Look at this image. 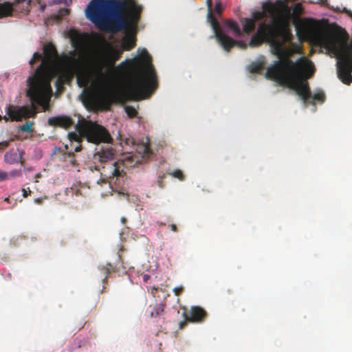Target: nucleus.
Wrapping results in <instances>:
<instances>
[{
  "label": "nucleus",
  "instance_id": "obj_1",
  "mask_svg": "<svg viewBox=\"0 0 352 352\" xmlns=\"http://www.w3.org/2000/svg\"><path fill=\"white\" fill-rule=\"evenodd\" d=\"M136 45L134 35L127 34L122 40L121 47H115L105 40L102 49L88 62L86 69L76 76L80 87L104 85L109 79L120 78L129 81L126 93L133 100L148 98L157 88V74L152 64V57L146 49L133 58H128L117 66L124 51H129Z\"/></svg>",
  "mask_w": 352,
  "mask_h": 352
},
{
  "label": "nucleus",
  "instance_id": "obj_2",
  "mask_svg": "<svg viewBox=\"0 0 352 352\" xmlns=\"http://www.w3.org/2000/svg\"><path fill=\"white\" fill-rule=\"evenodd\" d=\"M270 43L272 54L278 58L274 63L267 68L265 78L273 80L282 86L291 87L300 78H310L314 73V65L305 57L294 62L291 58L292 52L286 48L283 41L275 38V30L265 20L261 22L256 32L252 36L249 45L252 47Z\"/></svg>",
  "mask_w": 352,
  "mask_h": 352
},
{
  "label": "nucleus",
  "instance_id": "obj_3",
  "mask_svg": "<svg viewBox=\"0 0 352 352\" xmlns=\"http://www.w3.org/2000/svg\"><path fill=\"white\" fill-rule=\"evenodd\" d=\"M58 52L54 45H48L44 48V57L38 52H34L29 63L31 66L39 60L40 65L36 69L34 74L27 79L28 89L26 95L32 103L42 104L47 102L52 94L51 80L56 73V63L54 58L57 57ZM36 113L35 106L18 107L10 104L7 108V114L12 121H21L23 118L27 119L34 117Z\"/></svg>",
  "mask_w": 352,
  "mask_h": 352
},
{
  "label": "nucleus",
  "instance_id": "obj_4",
  "mask_svg": "<svg viewBox=\"0 0 352 352\" xmlns=\"http://www.w3.org/2000/svg\"><path fill=\"white\" fill-rule=\"evenodd\" d=\"M287 1H263L262 10L252 12L251 19H243L241 21L243 31L247 34L255 29L256 21H266L267 17L279 28V32L283 43L292 39V34L289 28L291 19V8L286 4Z\"/></svg>",
  "mask_w": 352,
  "mask_h": 352
},
{
  "label": "nucleus",
  "instance_id": "obj_5",
  "mask_svg": "<svg viewBox=\"0 0 352 352\" xmlns=\"http://www.w3.org/2000/svg\"><path fill=\"white\" fill-rule=\"evenodd\" d=\"M126 1H89L86 16L96 25L113 32L114 24L122 23L121 3Z\"/></svg>",
  "mask_w": 352,
  "mask_h": 352
},
{
  "label": "nucleus",
  "instance_id": "obj_6",
  "mask_svg": "<svg viewBox=\"0 0 352 352\" xmlns=\"http://www.w3.org/2000/svg\"><path fill=\"white\" fill-rule=\"evenodd\" d=\"M75 128L90 143H110L113 140L109 132L103 126L92 121H86L82 118Z\"/></svg>",
  "mask_w": 352,
  "mask_h": 352
},
{
  "label": "nucleus",
  "instance_id": "obj_7",
  "mask_svg": "<svg viewBox=\"0 0 352 352\" xmlns=\"http://www.w3.org/2000/svg\"><path fill=\"white\" fill-rule=\"evenodd\" d=\"M206 3L208 10V21L210 22L214 30V35L217 41L222 45L223 49L228 52L234 45L238 46L241 49H246L248 47V44L242 41H235L222 32L219 22L212 14L213 1H206Z\"/></svg>",
  "mask_w": 352,
  "mask_h": 352
},
{
  "label": "nucleus",
  "instance_id": "obj_8",
  "mask_svg": "<svg viewBox=\"0 0 352 352\" xmlns=\"http://www.w3.org/2000/svg\"><path fill=\"white\" fill-rule=\"evenodd\" d=\"M136 2L127 1L120 3L122 6L121 16L122 24L115 23L113 32H117L129 26L135 27L138 25L142 9L135 4Z\"/></svg>",
  "mask_w": 352,
  "mask_h": 352
},
{
  "label": "nucleus",
  "instance_id": "obj_9",
  "mask_svg": "<svg viewBox=\"0 0 352 352\" xmlns=\"http://www.w3.org/2000/svg\"><path fill=\"white\" fill-rule=\"evenodd\" d=\"M116 150L111 146H102L95 153L94 158L101 164L110 163L108 173L109 177L121 176L123 170L121 169L122 163L115 161Z\"/></svg>",
  "mask_w": 352,
  "mask_h": 352
},
{
  "label": "nucleus",
  "instance_id": "obj_10",
  "mask_svg": "<svg viewBox=\"0 0 352 352\" xmlns=\"http://www.w3.org/2000/svg\"><path fill=\"white\" fill-rule=\"evenodd\" d=\"M307 79L308 78L298 79L292 86L288 87L294 89L297 94L301 97L305 103L314 104L313 100L323 102L326 98L324 91L318 90L314 95H311L309 84L307 82Z\"/></svg>",
  "mask_w": 352,
  "mask_h": 352
},
{
  "label": "nucleus",
  "instance_id": "obj_11",
  "mask_svg": "<svg viewBox=\"0 0 352 352\" xmlns=\"http://www.w3.org/2000/svg\"><path fill=\"white\" fill-rule=\"evenodd\" d=\"M72 45L75 48L74 51L71 52L72 56L75 55L76 51L84 52L89 43V34L87 33H80L72 32L71 33Z\"/></svg>",
  "mask_w": 352,
  "mask_h": 352
},
{
  "label": "nucleus",
  "instance_id": "obj_12",
  "mask_svg": "<svg viewBox=\"0 0 352 352\" xmlns=\"http://www.w3.org/2000/svg\"><path fill=\"white\" fill-rule=\"evenodd\" d=\"M25 153L23 149L16 148L10 149L4 155V162L8 164L20 163L21 166L25 165L24 155Z\"/></svg>",
  "mask_w": 352,
  "mask_h": 352
},
{
  "label": "nucleus",
  "instance_id": "obj_13",
  "mask_svg": "<svg viewBox=\"0 0 352 352\" xmlns=\"http://www.w3.org/2000/svg\"><path fill=\"white\" fill-rule=\"evenodd\" d=\"M47 123L51 126H58L64 129H69L74 124L72 118L65 115L50 117L47 120Z\"/></svg>",
  "mask_w": 352,
  "mask_h": 352
},
{
  "label": "nucleus",
  "instance_id": "obj_14",
  "mask_svg": "<svg viewBox=\"0 0 352 352\" xmlns=\"http://www.w3.org/2000/svg\"><path fill=\"white\" fill-rule=\"evenodd\" d=\"M116 98V92L108 87H102L97 93V99L108 109Z\"/></svg>",
  "mask_w": 352,
  "mask_h": 352
},
{
  "label": "nucleus",
  "instance_id": "obj_15",
  "mask_svg": "<svg viewBox=\"0 0 352 352\" xmlns=\"http://www.w3.org/2000/svg\"><path fill=\"white\" fill-rule=\"evenodd\" d=\"M186 320L190 322H201L207 317L206 311L199 306L192 307L189 311V315L184 314Z\"/></svg>",
  "mask_w": 352,
  "mask_h": 352
},
{
  "label": "nucleus",
  "instance_id": "obj_16",
  "mask_svg": "<svg viewBox=\"0 0 352 352\" xmlns=\"http://www.w3.org/2000/svg\"><path fill=\"white\" fill-rule=\"evenodd\" d=\"M302 13H303V8L302 6V4L300 3H296L292 9V13L291 12V16H293L294 17V25L295 26V28H296V24H297L300 20H310V21H314L317 25L319 30L321 31L318 21H316L312 19L298 18L299 16L302 14ZM296 31L297 32V29H296ZM296 34L298 35L297 32H296Z\"/></svg>",
  "mask_w": 352,
  "mask_h": 352
},
{
  "label": "nucleus",
  "instance_id": "obj_17",
  "mask_svg": "<svg viewBox=\"0 0 352 352\" xmlns=\"http://www.w3.org/2000/svg\"><path fill=\"white\" fill-rule=\"evenodd\" d=\"M14 2V3L13 4H12L10 1H3V3H0V18L11 15L13 10V6L21 1Z\"/></svg>",
  "mask_w": 352,
  "mask_h": 352
},
{
  "label": "nucleus",
  "instance_id": "obj_18",
  "mask_svg": "<svg viewBox=\"0 0 352 352\" xmlns=\"http://www.w3.org/2000/svg\"><path fill=\"white\" fill-rule=\"evenodd\" d=\"M166 307V304L161 302L155 305L152 310L150 311V316L151 318H157L164 316L165 311L164 309Z\"/></svg>",
  "mask_w": 352,
  "mask_h": 352
},
{
  "label": "nucleus",
  "instance_id": "obj_19",
  "mask_svg": "<svg viewBox=\"0 0 352 352\" xmlns=\"http://www.w3.org/2000/svg\"><path fill=\"white\" fill-rule=\"evenodd\" d=\"M61 160L67 163L72 166L74 167L76 166V160L75 159V155L73 152L63 151L61 156Z\"/></svg>",
  "mask_w": 352,
  "mask_h": 352
},
{
  "label": "nucleus",
  "instance_id": "obj_20",
  "mask_svg": "<svg viewBox=\"0 0 352 352\" xmlns=\"http://www.w3.org/2000/svg\"><path fill=\"white\" fill-rule=\"evenodd\" d=\"M225 23L228 28L232 30L233 34L235 36H239L242 34L241 28L235 21L229 19Z\"/></svg>",
  "mask_w": 352,
  "mask_h": 352
},
{
  "label": "nucleus",
  "instance_id": "obj_21",
  "mask_svg": "<svg viewBox=\"0 0 352 352\" xmlns=\"http://www.w3.org/2000/svg\"><path fill=\"white\" fill-rule=\"evenodd\" d=\"M264 69V63H252L250 67V72L252 74H261Z\"/></svg>",
  "mask_w": 352,
  "mask_h": 352
},
{
  "label": "nucleus",
  "instance_id": "obj_22",
  "mask_svg": "<svg viewBox=\"0 0 352 352\" xmlns=\"http://www.w3.org/2000/svg\"><path fill=\"white\" fill-rule=\"evenodd\" d=\"M78 60L73 56L67 57V63L72 74H74V67L78 64Z\"/></svg>",
  "mask_w": 352,
  "mask_h": 352
},
{
  "label": "nucleus",
  "instance_id": "obj_23",
  "mask_svg": "<svg viewBox=\"0 0 352 352\" xmlns=\"http://www.w3.org/2000/svg\"><path fill=\"white\" fill-rule=\"evenodd\" d=\"M19 131L22 132H32L33 131V122H26L24 124L19 126Z\"/></svg>",
  "mask_w": 352,
  "mask_h": 352
},
{
  "label": "nucleus",
  "instance_id": "obj_24",
  "mask_svg": "<svg viewBox=\"0 0 352 352\" xmlns=\"http://www.w3.org/2000/svg\"><path fill=\"white\" fill-rule=\"evenodd\" d=\"M69 138L71 141H76L77 142H80L82 141V138H84L78 131V133L76 132H70L68 134Z\"/></svg>",
  "mask_w": 352,
  "mask_h": 352
},
{
  "label": "nucleus",
  "instance_id": "obj_25",
  "mask_svg": "<svg viewBox=\"0 0 352 352\" xmlns=\"http://www.w3.org/2000/svg\"><path fill=\"white\" fill-rule=\"evenodd\" d=\"M102 270H104L105 274V276L103 278V281H104L107 278L109 274H110L112 272L114 271V267L111 264L107 263L105 266L102 267Z\"/></svg>",
  "mask_w": 352,
  "mask_h": 352
},
{
  "label": "nucleus",
  "instance_id": "obj_26",
  "mask_svg": "<svg viewBox=\"0 0 352 352\" xmlns=\"http://www.w3.org/2000/svg\"><path fill=\"white\" fill-rule=\"evenodd\" d=\"M125 111H126V113L128 114V116L131 118H134L138 114V111H136V109L134 107H131V106L126 107Z\"/></svg>",
  "mask_w": 352,
  "mask_h": 352
},
{
  "label": "nucleus",
  "instance_id": "obj_27",
  "mask_svg": "<svg viewBox=\"0 0 352 352\" xmlns=\"http://www.w3.org/2000/svg\"><path fill=\"white\" fill-rule=\"evenodd\" d=\"M170 175L173 177L177 178L181 181H183L184 179V175L182 171L179 169L175 170L172 173H170Z\"/></svg>",
  "mask_w": 352,
  "mask_h": 352
},
{
  "label": "nucleus",
  "instance_id": "obj_28",
  "mask_svg": "<svg viewBox=\"0 0 352 352\" xmlns=\"http://www.w3.org/2000/svg\"><path fill=\"white\" fill-rule=\"evenodd\" d=\"M21 175L22 173L21 170L14 169L8 173V179L16 177H21Z\"/></svg>",
  "mask_w": 352,
  "mask_h": 352
},
{
  "label": "nucleus",
  "instance_id": "obj_29",
  "mask_svg": "<svg viewBox=\"0 0 352 352\" xmlns=\"http://www.w3.org/2000/svg\"><path fill=\"white\" fill-rule=\"evenodd\" d=\"M141 148L143 151L144 157H148L151 153V149L148 145H143Z\"/></svg>",
  "mask_w": 352,
  "mask_h": 352
},
{
  "label": "nucleus",
  "instance_id": "obj_30",
  "mask_svg": "<svg viewBox=\"0 0 352 352\" xmlns=\"http://www.w3.org/2000/svg\"><path fill=\"white\" fill-rule=\"evenodd\" d=\"M222 10H223V7H222V5L221 3V1H218L217 3L214 6V11L217 14H220L221 13V12H222Z\"/></svg>",
  "mask_w": 352,
  "mask_h": 352
},
{
  "label": "nucleus",
  "instance_id": "obj_31",
  "mask_svg": "<svg viewBox=\"0 0 352 352\" xmlns=\"http://www.w3.org/2000/svg\"><path fill=\"white\" fill-rule=\"evenodd\" d=\"M13 141V139H10V140H8V141H3V142H0V150H3L5 149L6 148L8 147L9 145H10V142Z\"/></svg>",
  "mask_w": 352,
  "mask_h": 352
},
{
  "label": "nucleus",
  "instance_id": "obj_32",
  "mask_svg": "<svg viewBox=\"0 0 352 352\" xmlns=\"http://www.w3.org/2000/svg\"><path fill=\"white\" fill-rule=\"evenodd\" d=\"M184 287L180 285L179 287H176L173 289V292L175 296H179L184 292Z\"/></svg>",
  "mask_w": 352,
  "mask_h": 352
},
{
  "label": "nucleus",
  "instance_id": "obj_33",
  "mask_svg": "<svg viewBox=\"0 0 352 352\" xmlns=\"http://www.w3.org/2000/svg\"><path fill=\"white\" fill-rule=\"evenodd\" d=\"M8 179V173L0 170V182Z\"/></svg>",
  "mask_w": 352,
  "mask_h": 352
},
{
  "label": "nucleus",
  "instance_id": "obj_34",
  "mask_svg": "<svg viewBox=\"0 0 352 352\" xmlns=\"http://www.w3.org/2000/svg\"><path fill=\"white\" fill-rule=\"evenodd\" d=\"M69 10L68 9H67V8L62 9L59 12V14H60V16H67V14H69Z\"/></svg>",
  "mask_w": 352,
  "mask_h": 352
},
{
  "label": "nucleus",
  "instance_id": "obj_35",
  "mask_svg": "<svg viewBox=\"0 0 352 352\" xmlns=\"http://www.w3.org/2000/svg\"><path fill=\"white\" fill-rule=\"evenodd\" d=\"M165 177V175L163 174L162 175H159V177H158V186L160 187V188H163V179Z\"/></svg>",
  "mask_w": 352,
  "mask_h": 352
},
{
  "label": "nucleus",
  "instance_id": "obj_36",
  "mask_svg": "<svg viewBox=\"0 0 352 352\" xmlns=\"http://www.w3.org/2000/svg\"><path fill=\"white\" fill-rule=\"evenodd\" d=\"M63 84V81L61 78V77H58L56 80V85L58 87V90H60V88H62V85Z\"/></svg>",
  "mask_w": 352,
  "mask_h": 352
},
{
  "label": "nucleus",
  "instance_id": "obj_37",
  "mask_svg": "<svg viewBox=\"0 0 352 352\" xmlns=\"http://www.w3.org/2000/svg\"><path fill=\"white\" fill-rule=\"evenodd\" d=\"M22 192H23V196L24 197H27L28 196V195H30L31 193V190L29 188H28V190H27L25 188H23Z\"/></svg>",
  "mask_w": 352,
  "mask_h": 352
},
{
  "label": "nucleus",
  "instance_id": "obj_38",
  "mask_svg": "<svg viewBox=\"0 0 352 352\" xmlns=\"http://www.w3.org/2000/svg\"><path fill=\"white\" fill-rule=\"evenodd\" d=\"M187 322H189V321H188V320H186V319H185V320H184V321L181 322L179 323V328H180V329H184V328L186 326V324H187Z\"/></svg>",
  "mask_w": 352,
  "mask_h": 352
},
{
  "label": "nucleus",
  "instance_id": "obj_39",
  "mask_svg": "<svg viewBox=\"0 0 352 352\" xmlns=\"http://www.w3.org/2000/svg\"><path fill=\"white\" fill-rule=\"evenodd\" d=\"M170 228H171V230H172L173 232H177V226H176V225H175V224H171V225H170Z\"/></svg>",
  "mask_w": 352,
  "mask_h": 352
},
{
  "label": "nucleus",
  "instance_id": "obj_40",
  "mask_svg": "<svg viewBox=\"0 0 352 352\" xmlns=\"http://www.w3.org/2000/svg\"><path fill=\"white\" fill-rule=\"evenodd\" d=\"M81 150H82V146H81V145H78V146H76V147H75V148H74V151H75L76 152H79V151H80Z\"/></svg>",
  "mask_w": 352,
  "mask_h": 352
},
{
  "label": "nucleus",
  "instance_id": "obj_41",
  "mask_svg": "<svg viewBox=\"0 0 352 352\" xmlns=\"http://www.w3.org/2000/svg\"><path fill=\"white\" fill-rule=\"evenodd\" d=\"M41 177V173H36L35 177H34L35 182H38V179L40 178Z\"/></svg>",
  "mask_w": 352,
  "mask_h": 352
},
{
  "label": "nucleus",
  "instance_id": "obj_42",
  "mask_svg": "<svg viewBox=\"0 0 352 352\" xmlns=\"http://www.w3.org/2000/svg\"><path fill=\"white\" fill-rule=\"evenodd\" d=\"M148 277H149V276L147 274L144 275V276H143L144 280L146 281L148 280Z\"/></svg>",
  "mask_w": 352,
  "mask_h": 352
},
{
  "label": "nucleus",
  "instance_id": "obj_43",
  "mask_svg": "<svg viewBox=\"0 0 352 352\" xmlns=\"http://www.w3.org/2000/svg\"><path fill=\"white\" fill-rule=\"evenodd\" d=\"M35 201H36V203H38V204H40V203H41V199H36L35 200Z\"/></svg>",
  "mask_w": 352,
  "mask_h": 352
},
{
  "label": "nucleus",
  "instance_id": "obj_44",
  "mask_svg": "<svg viewBox=\"0 0 352 352\" xmlns=\"http://www.w3.org/2000/svg\"><path fill=\"white\" fill-rule=\"evenodd\" d=\"M45 8V5H41V9L42 11L44 10Z\"/></svg>",
  "mask_w": 352,
  "mask_h": 352
},
{
  "label": "nucleus",
  "instance_id": "obj_45",
  "mask_svg": "<svg viewBox=\"0 0 352 352\" xmlns=\"http://www.w3.org/2000/svg\"><path fill=\"white\" fill-rule=\"evenodd\" d=\"M127 160H132V161L133 162V157H129Z\"/></svg>",
  "mask_w": 352,
  "mask_h": 352
},
{
  "label": "nucleus",
  "instance_id": "obj_46",
  "mask_svg": "<svg viewBox=\"0 0 352 352\" xmlns=\"http://www.w3.org/2000/svg\"><path fill=\"white\" fill-rule=\"evenodd\" d=\"M32 170V168H27V170ZM24 170H26V169L25 168Z\"/></svg>",
  "mask_w": 352,
  "mask_h": 352
},
{
  "label": "nucleus",
  "instance_id": "obj_47",
  "mask_svg": "<svg viewBox=\"0 0 352 352\" xmlns=\"http://www.w3.org/2000/svg\"><path fill=\"white\" fill-rule=\"evenodd\" d=\"M327 1H317V3H327Z\"/></svg>",
  "mask_w": 352,
  "mask_h": 352
},
{
  "label": "nucleus",
  "instance_id": "obj_48",
  "mask_svg": "<svg viewBox=\"0 0 352 352\" xmlns=\"http://www.w3.org/2000/svg\"><path fill=\"white\" fill-rule=\"evenodd\" d=\"M5 201H9V198H8H8H6V199H5Z\"/></svg>",
  "mask_w": 352,
  "mask_h": 352
},
{
  "label": "nucleus",
  "instance_id": "obj_49",
  "mask_svg": "<svg viewBox=\"0 0 352 352\" xmlns=\"http://www.w3.org/2000/svg\"><path fill=\"white\" fill-rule=\"evenodd\" d=\"M62 1H54V3H61Z\"/></svg>",
  "mask_w": 352,
  "mask_h": 352
},
{
  "label": "nucleus",
  "instance_id": "obj_50",
  "mask_svg": "<svg viewBox=\"0 0 352 352\" xmlns=\"http://www.w3.org/2000/svg\"><path fill=\"white\" fill-rule=\"evenodd\" d=\"M122 222H124V221H125V219H124V218H122Z\"/></svg>",
  "mask_w": 352,
  "mask_h": 352
},
{
  "label": "nucleus",
  "instance_id": "obj_51",
  "mask_svg": "<svg viewBox=\"0 0 352 352\" xmlns=\"http://www.w3.org/2000/svg\"><path fill=\"white\" fill-rule=\"evenodd\" d=\"M30 2H31L30 1H28V5H30Z\"/></svg>",
  "mask_w": 352,
  "mask_h": 352
},
{
  "label": "nucleus",
  "instance_id": "obj_52",
  "mask_svg": "<svg viewBox=\"0 0 352 352\" xmlns=\"http://www.w3.org/2000/svg\"><path fill=\"white\" fill-rule=\"evenodd\" d=\"M66 3V6H69V4L67 3V1H65Z\"/></svg>",
  "mask_w": 352,
  "mask_h": 352
},
{
  "label": "nucleus",
  "instance_id": "obj_53",
  "mask_svg": "<svg viewBox=\"0 0 352 352\" xmlns=\"http://www.w3.org/2000/svg\"><path fill=\"white\" fill-rule=\"evenodd\" d=\"M1 120V116H0V120Z\"/></svg>",
  "mask_w": 352,
  "mask_h": 352
}]
</instances>
